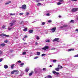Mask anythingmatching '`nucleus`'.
Here are the masks:
<instances>
[{
	"label": "nucleus",
	"instance_id": "f257e3e1",
	"mask_svg": "<svg viewBox=\"0 0 78 78\" xmlns=\"http://www.w3.org/2000/svg\"><path fill=\"white\" fill-rule=\"evenodd\" d=\"M14 25V24L13 23H10L9 24V27H8V30H9V31H11L13 28L12 27H12L13 25Z\"/></svg>",
	"mask_w": 78,
	"mask_h": 78
},
{
	"label": "nucleus",
	"instance_id": "f03ea898",
	"mask_svg": "<svg viewBox=\"0 0 78 78\" xmlns=\"http://www.w3.org/2000/svg\"><path fill=\"white\" fill-rule=\"evenodd\" d=\"M56 27H54L51 29V31H52V33L55 32V31H56Z\"/></svg>",
	"mask_w": 78,
	"mask_h": 78
},
{
	"label": "nucleus",
	"instance_id": "7ed1b4c3",
	"mask_svg": "<svg viewBox=\"0 0 78 78\" xmlns=\"http://www.w3.org/2000/svg\"><path fill=\"white\" fill-rule=\"evenodd\" d=\"M0 36H5V37H9V36L7 35H6L4 34H0Z\"/></svg>",
	"mask_w": 78,
	"mask_h": 78
},
{
	"label": "nucleus",
	"instance_id": "20e7f679",
	"mask_svg": "<svg viewBox=\"0 0 78 78\" xmlns=\"http://www.w3.org/2000/svg\"><path fill=\"white\" fill-rule=\"evenodd\" d=\"M78 9L77 8H75L72 9V12H76L78 11Z\"/></svg>",
	"mask_w": 78,
	"mask_h": 78
},
{
	"label": "nucleus",
	"instance_id": "39448f33",
	"mask_svg": "<svg viewBox=\"0 0 78 78\" xmlns=\"http://www.w3.org/2000/svg\"><path fill=\"white\" fill-rule=\"evenodd\" d=\"M48 48V46H45L42 49V50H47Z\"/></svg>",
	"mask_w": 78,
	"mask_h": 78
},
{
	"label": "nucleus",
	"instance_id": "423d86ee",
	"mask_svg": "<svg viewBox=\"0 0 78 78\" xmlns=\"http://www.w3.org/2000/svg\"><path fill=\"white\" fill-rule=\"evenodd\" d=\"M26 8H27V6L25 4L23 5L22 6V9H25Z\"/></svg>",
	"mask_w": 78,
	"mask_h": 78
},
{
	"label": "nucleus",
	"instance_id": "0eeeda50",
	"mask_svg": "<svg viewBox=\"0 0 78 78\" xmlns=\"http://www.w3.org/2000/svg\"><path fill=\"white\" fill-rule=\"evenodd\" d=\"M15 75H17V74H19V71L17 70H15Z\"/></svg>",
	"mask_w": 78,
	"mask_h": 78
},
{
	"label": "nucleus",
	"instance_id": "6e6552de",
	"mask_svg": "<svg viewBox=\"0 0 78 78\" xmlns=\"http://www.w3.org/2000/svg\"><path fill=\"white\" fill-rule=\"evenodd\" d=\"M59 39L58 38H55L53 40V42H55V41H58V40H59Z\"/></svg>",
	"mask_w": 78,
	"mask_h": 78
},
{
	"label": "nucleus",
	"instance_id": "1a4fd4ad",
	"mask_svg": "<svg viewBox=\"0 0 78 78\" xmlns=\"http://www.w3.org/2000/svg\"><path fill=\"white\" fill-rule=\"evenodd\" d=\"M4 68L5 69H7V68H8V66L6 65H4Z\"/></svg>",
	"mask_w": 78,
	"mask_h": 78
},
{
	"label": "nucleus",
	"instance_id": "9d476101",
	"mask_svg": "<svg viewBox=\"0 0 78 78\" xmlns=\"http://www.w3.org/2000/svg\"><path fill=\"white\" fill-rule=\"evenodd\" d=\"M74 49H69L68 50V51H73Z\"/></svg>",
	"mask_w": 78,
	"mask_h": 78
},
{
	"label": "nucleus",
	"instance_id": "9b49d317",
	"mask_svg": "<svg viewBox=\"0 0 78 78\" xmlns=\"http://www.w3.org/2000/svg\"><path fill=\"white\" fill-rule=\"evenodd\" d=\"M11 3V2L10 1H9L8 2H7L6 3H5V5H8V4H9V3Z\"/></svg>",
	"mask_w": 78,
	"mask_h": 78
},
{
	"label": "nucleus",
	"instance_id": "f8f14e48",
	"mask_svg": "<svg viewBox=\"0 0 78 78\" xmlns=\"http://www.w3.org/2000/svg\"><path fill=\"white\" fill-rule=\"evenodd\" d=\"M59 69H60V68H57L55 69V70L56 71H59Z\"/></svg>",
	"mask_w": 78,
	"mask_h": 78
},
{
	"label": "nucleus",
	"instance_id": "ddd939ff",
	"mask_svg": "<svg viewBox=\"0 0 78 78\" xmlns=\"http://www.w3.org/2000/svg\"><path fill=\"white\" fill-rule=\"evenodd\" d=\"M29 70V68H27L26 69L25 71L26 72H28Z\"/></svg>",
	"mask_w": 78,
	"mask_h": 78
},
{
	"label": "nucleus",
	"instance_id": "4468645a",
	"mask_svg": "<svg viewBox=\"0 0 78 78\" xmlns=\"http://www.w3.org/2000/svg\"><path fill=\"white\" fill-rule=\"evenodd\" d=\"M67 26V25H64L63 26H61L60 27V28H64V27H66Z\"/></svg>",
	"mask_w": 78,
	"mask_h": 78
},
{
	"label": "nucleus",
	"instance_id": "2eb2a0df",
	"mask_svg": "<svg viewBox=\"0 0 78 78\" xmlns=\"http://www.w3.org/2000/svg\"><path fill=\"white\" fill-rule=\"evenodd\" d=\"M36 39L37 40H39V39H40V37H39V36H37L36 37Z\"/></svg>",
	"mask_w": 78,
	"mask_h": 78
},
{
	"label": "nucleus",
	"instance_id": "dca6fc26",
	"mask_svg": "<svg viewBox=\"0 0 78 78\" xmlns=\"http://www.w3.org/2000/svg\"><path fill=\"white\" fill-rule=\"evenodd\" d=\"M6 45L5 44L3 43L2 44H1V46H2V47H3L4 46H5Z\"/></svg>",
	"mask_w": 78,
	"mask_h": 78
},
{
	"label": "nucleus",
	"instance_id": "f3484780",
	"mask_svg": "<svg viewBox=\"0 0 78 78\" xmlns=\"http://www.w3.org/2000/svg\"><path fill=\"white\" fill-rule=\"evenodd\" d=\"M52 78V77H51V76L48 75V76L46 78V77H45V78Z\"/></svg>",
	"mask_w": 78,
	"mask_h": 78
},
{
	"label": "nucleus",
	"instance_id": "a211bd4d",
	"mask_svg": "<svg viewBox=\"0 0 78 78\" xmlns=\"http://www.w3.org/2000/svg\"><path fill=\"white\" fill-rule=\"evenodd\" d=\"M40 54H41V52H37V55L38 56H39V55H40Z\"/></svg>",
	"mask_w": 78,
	"mask_h": 78
},
{
	"label": "nucleus",
	"instance_id": "6ab92c4d",
	"mask_svg": "<svg viewBox=\"0 0 78 78\" xmlns=\"http://www.w3.org/2000/svg\"><path fill=\"white\" fill-rule=\"evenodd\" d=\"M14 64H12V65L11 66V68L12 69H14Z\"/></svg>",
	"mask_w": 78,
	"mask_h": 78
},
{
	"label": "nucleus",
	"instance_id": "aec40b11",
	"mask_svg": "<svg viewBox=\"0 0 78 78\" xmlns=\"http://www.w3.org/2000/svg\"><path fill=\"white\" fill-rule=\"evenodd\" d=\"M33 31V30H30L29 31V32L30 33H32Z\"/></svg>",
	"mask_w": 78,
	"mask_h": 78
},
{
	"label": "nucleus",
	"instance_id": "412c9836",
	"mask_svg": "<svg viewBox=\"0 0 78 78\" xmlns=\"http://www.w3.org/2000/svg\"><path fill=\"white\" fill-rule=\"evenodd\" d=\"M0 55H3V51H0Z\"/></svg>",
	"mask_w": 78,
	"mask_h": 78
},
{
	"label": "nucleus",
	"instance_id": "4be33fe9",
	"mask_svg": "<svg viewBox=\"0 0 78 78\" xmlns=\"http://www.w3.org/2000/svg\"><path fill=\"white\" fill-rule=\"evenodd\" d=\"M58 2H61V3H62V2H64V0H59L58 1Z\"/></svg>",
	"mask_w": 78,
	"mask_h": 78
},
{
	"label": "nucleus",
	"instance_id": "5701e85b",
	"mask_svg": "<svg viewBox=\"0 0 78 78\" xmlns=\"http://www.w3.org/2000/svg\"><path fill=\"white\" fill-rule=\"evenodd\" d=\"M46 42H50V40H46L45 41Z\"/></svg>",
	"mask_w": 78,
	"mask_h": 78
},
{
	"label": "nucleus",
	"instance_id": "b1692460",
	"mask_svg": "<svg viewBox=\"0 0 78 78\" xmlns=\"http://www.w3.org/2000/svg\"><path fill=\"white\" fill-rule=\"evenodd\" d=\"M50 15H51V14H50L49 13H48L46 14V16H50Z\"/></svg>",
	"mask_w": 78,
	"mask_h": 78
},
{
	"label": "nucleus",
	"instance_id": "393cba45",
	"mask_svg": "<svg viewBox=\"0 0 78 78\" xmlns=\"http://www.w3.org/2000/svg\"><path fill=\"white\" fill-rule=\"evenodd\" d=\"M15 70L13 71L12 72H11V74H14V73H15Z\"/></svg>",
	"mask_w": 78,
	"mask_h": 78
},
{
	"label": "nucleus",
	"instance_id": "a878e982",
	"mask_svg": "<svg viewBox=\"0 0 78 78\" xmlns=\"http://www.w3.org/2000/svg\"><path fill=\"white\" fill-rule=\"evenodd\" d=\"M22 65H24V63H21L20 65V67H22L23 66Z\"/></svg>",
	"mask_w": 78,
	"mask_h": 78
},
{
	"label": "nucleus",
	"instance_id": "bb28decb",
	"mask_svg": "<svg viewBox=\"0 0 78 78\" xmlns=\"http://www.w3.org/2000/svg\"><path fill=\"white\" fill-rule=\"evenodd\" d=\"M27 53V52L25 51H24L23 52V55H26V54Z\"/></svg>",
	"mask_w": 78,
	"mask_h": 78
},
{
	"label": "nucleus",
	"instance_id": "cd10ccee",
	"mask_svg": "<svg viewBox=\"0 0 78 78\" xmlns=\"http://www.w3.org/2000/svg\"><path fill=\"white\" fill-rule=\"evenodd\" d=\"M62 3H61V2H58V3H57V5H61V4H62Z\"/></svg>",
	"mask_w": 78,
	"mask_h": 78
},
{
	"label": "nucleus",
	"instance_id": "c85d7f7f",
	"mask_svg": "<svg viewBox=\"0 0 78 78\" xmlns=\"http://www.w3.org/2000/svg\"><path fill=\"white\" fill-rule=\"evenodd\" d=\"M52 21L51 20H50L48 21V22L49 23H51V22Z\"/></svg>",
	"mask_w": 78,
	"mask_h": 78
},
{
	"label": "nucleus",
	"instance_id": "c756f323",
	"mask_svg": "<svg viewBox=\"0 0 78 78\" xmlns=\"http://www.w3.org/2000/svg\"><path fill=\"white\" fill-rule=\"evenodd\" d=\"M40 5H41V3H39L37 4V5L38 6H40Z\"/></svg>",
	"mask_w": 78,
	"mask_h": 78
},
{
	"label": "nucleus",
	"instance_id": "7c9ffc66",
	"mask_svg": "<svg viewBox=\"0 0 78 78\" xmlns=\"http://www.w3.org/2000/svg\"><path fill=\"white\" fill-rule=\"evenodd\" d=\"M10 16H14V15H15V13H10Z\"/></svg>",
	"mask_w": 78,
	"mask_h": 78
},
{
	"label": "nucleus",
	"instance_id": "2f4dec72",
	"mask_svg": "<svg viewBox=\"0 0 78 78\" xmlns=\"http://www.w3.org/2000/svg\"><path fill=\"white\" fill-rule=\"evenodd\" d=\"M27 28H25L23 30V31H27Z\"/></svg>",
	"mask_w": 78,
	"mask_h": 78
},
{
	"label": "nucleus",
	"instance_id": "473e14b6",
	"mask_svg": "<svg viewBox=\"0 0 78 78\" xmlns=\"http://www.w3.org/2000/svg\"><path fill=\"white\" fill-rule=\"evenodd\" d=\"M23 13H19L20 16H22V15H23Z\"/></svg>",
	"mask_w": 78,
	"mask_h": 78
},
{
	"label": "nucleus",
	"instance_id": "72a5a7b5",
	"mask_svg": "<svg viewBox=\"0 0 78 78\" xmlns=\"http://www.w3.org/2000/svg\"><path fill=\"white\" fill-rule=\"evenodd\" d=\"M74 58H75V57H78V54L77 55H76L74 56Z\"/></svg>",
	"mask_w": 78,
	"mask_h": 78
},
{
	"label": "nucleus",
	"instance_id": "f704fd0d",
	"mask_svg": "<svg viewBox=\"0 0 78 78\" xmlns=\"http://www.w3.org/2000/svg\"><path fill=\"white\" fill-rule=\"evenodd\" d=\"M3 59V58H0V62H2Z\"/></svg>",
	"mask_w": 78,
	"mask_h": 78
},
{
	"label": "nucleus",
	"instance_id": "c9c22d12",
	"mask_svg": "<svg viewBox=\"0 0 78 78\" xmlns=\"http://www.w3.org/2000/svg\"><path fill=\"white\" fill-rule=\"evenodd\" d=\"M32 74H33V73H29V76H31V75H32Z\"/></svg>",
	"mask_w": 78,
	"mask_h": 78
},
{
	"label": "nucleus",
	"instance_id": "e433bc0d",
	"mask_svg": "<svg viewBox=\"0 0 78 78\" xmlns=\"http://www.w3.org/2000/svg\"><path fill=\"white\" fill-rule=\"evenodd\" d=\"M27 37H28V36H27V35H25L24 37V38H27Z\"/></svg>",
	"mask_w": 78,
	"mask_h": 78
},
{
	"label": "nucleus",
	"instance_id": "4c0bfd02",
	"mask_svg": "<svg viewBox=\"0 0 78 78\" xmlns=\"http://www.w3.org/2000/svg\"><path fill=\"white\" fill-rule=\"evenodd\" d=\"M39 58V57H37V56L35 57L34 58V59H37V58Z\"/></svg>",
	"mask_w": 78,
	"mask_h": 78
},
{
	"label": "nucleus",
	"instance_id": "58836bf2",
	"mask_svg": "<svg viewBox=\"0 0 78 78\" xmlns=\"http://www.w3.org/2000/svg\"><path fill=\"white\" fill-rule=\"evenodd\" d=\"M53 73H54V74H55V73H56V71H53Z\"/></svg>",
	"mask_w": 78,
	"mask_h": 78
},
{
	"label": "nucleus",
	"instance_id": "ea45409f",
	"mask_svg": "<svg viewBox=\"0 0 78 78\" xmlns=\"http://www.w3.org/2000/svg\"><path fill=\"white\" fill-rule=\"evenodd\" d=\"M4 42H5V43H7V42H8V40H6L4 41Z\"/></svg>",
	"mask_w": 78,
	"mask_h": 78
},
{
	"label": "nucleus",
	"instance_id": "a19ab883",
	"mask_svg": "<svg viewBox=\"0 0 78 78\" xmlns=\"http://www.w3.org/2000/svg\"><path fill=\"white\" fill-rule=\"evenodd\" d=\"M45 54H43L42 55V56H45Z\"/></svg>",
	"mask_w": 78,
	"mask_h": 78
},
{
	"label": "nucleus",
	"instance_id": "79ce46f5",
	"mask_svg": "<svg viewBox=\"0 0 78 78\" xmlns=\"http://www.w3.org/2000/svg\"><path fill=\"white\" fill-rule=\"evenodd\" d=\"M70 22L71 23H73V20H71Z\"/></svg>",
	"mask_w": 78,
	"mask_h": 78
},
{
	"label": "nucleus",
	"instance_id": "37998d69",
	"mask_svg": "<svg viewBox=\"0 0 78 78\" xmlns=\"http://www.w3.org/2000/svg\"><path fill=\"white\" fill-rule=\"evenodd\" d=\"M53 62H56V60H53Z\"/></svg>",
	"mask_w": 78,
	"mask_h": 78
},
{
	"label": "nucleus",
	"instance_id": "c03bdc74",
	"mask_svg": "<svg viewBox=\"0 0 78 78\" xmlns=\"http://www.w3.org/2000/svg\"><path fill=\"white\" fill-rule=\"evenodd\" d=\"M71 0L73 2H76V1H77V0Z\"/></svg>",
	"mask_w": 78,
	"mask_h": 78
},
{
	"label": "nucleus",
	"instance_id": "a18cd8bd",
	"mask_svg": "<svg viewBox=\"0 0 78 78\" xmlns=\"http://www.w3.org/2000/svg\"><path fill=\"white\" fill-rule=\"evenodd\" d=\"M45 22H43L42 23V25H44L45 24Z\"/></svg>",
	"mask_w": 78,
	"mask_h": 78
},
{
	"label": "nucleus",
	"instance_id": "49530a36",
	"mask_svg": "<svg viewBox=\"0 0 78 78\" xmlns=\"http://www.w3.org/2000/svg\"><path fill=\"white\" fill-rule=\"evenodd\" d=\"M36 0V2H39L40 1L39 0Z\"/></svg>",
	"mask_w": 78,
	"mask_h": 78
},
{
	"label": "nucleus",
	"instance_id": "de8ad7c7",
	"mask_svg": "<svg viewBox=\"0 0 78 78\" xmlns=\"http://www.w3.org/2000/svg\"><path fill=\"white\" fill-rule=\"evenodd\" d=\"M5 26L4 25L3 26H2V28H3L4 29L5 28Z\"/></svg>",
	"mask_w": 78,
	"mask_h": 78
},
{
	"label": "nucleus",
	"instance_id": "09e8293b",
	"mask_svg": "<svg viewBox=\"0 0 78 78\" xmlns=\"http://www.w3.org/2000/svg\"><path fill=\"white\" fill-rule=\"evenodd\" d=\"M56 49L55 48H52L51 49V50H55Z\"/></svg>",
	"mask_w": 78,
	"mask_h": 78
},
{
	"label": "nucleus",
	"instance_id": "8fccbe9b",
	"mask_svg": "<svg viewBox=\"0 0 78 78\" xmlns=\"http://www.w3.org/2000/svg\"><path fill=\"white\" fill-rule=\"evenodd\" d=\"M46 68H44L43 69V70H45Z\"/></svg>",
	"mask_w": 78,
	"mask_h": 78
},
{
	"label": "nucleus",
	"instance_id": "3c124183",
	"mask_svg": "<svg viewBox=\"0 0 78 78\" xmlns=\"http://www.w3.org/2000/svg\"><path fill=\"white\" fill-rule=\"evenodd\" d=\"M21 62V61L19 60L18 62H19V63L21 62Z\"/></svg>",
	"mask_w": 78,
	"mask_h": 78
},
{
	"label": "nucleus",
	"instance_id": "603ef678",
	"mask_svg": "<svg viewBox=\"0 0 78 78\" xmlns=\"http://www.w3.org/2000/svg\"><path fill=\"white\" fill-rule=\"evenodd\" d=\"M28 14H29V13L28 12H27L26 16L28 15Z\"/></svg>",
	"mask_w": 78,
	"mask_h": 78
},
{
	"label": "nucleus",
	"instance_id": "864d4df0",
	"mask_svg": "<svg viewBox=\"0 0 78 78\" xmlns=\"http://www.w3.org/2000/svg\"><path fill=\"white\" fill-rule=\"evenodd\" d=\"M12 22H13V23H14V22H16V20H13L12 21Z\"/></svg>",
	"mask_w": 78,
	"mask_h": 78
},
{
	"label": "nucleus",
	"instance_id": "5fc2aeb1",
	"mask_svg": "<svg viewBox=\"0 0 78 78\" xmlns=\"http://www.w3.org/2000/svg\"><path fill=\"white\" fill-rule=\"evenodd\" d=\"M11 52V51H8L7 52V53H10Z\"/></svg>",
	"mask_w": 78,
	"mask_h": 78
},
{
	"label": "nucleus",
	"instance_id": "6e6d98bb",
	"mask_svg": "<svg viewBox=\"0 0 78 78\" xmlns=\"http://www.w3.org/2000/svg\"><path fill=\"white\" fill-rule=\"evenodd\" d=\"M56 75H59V73H56Z\"/></svg>",
	"mask_w": 78,
	"mask_h": 78
},
{
	"label": "nucleus",
	"instance_id": "4d7b16f0",
	"mask_svg": "<svg viewBox=\"0 0 78 78\" xmlns=\"http://www.w3.org/2000/svg\"><path fill=\"white\" fill-rule=\"evenodd\" d=\"M35 44L37 45V44H38L37 43V42H36Z\"/></svg>",
	"mask_w": 78,
	"mask_h": 78
},
{
	"label": "nucleus",
	"instance_id": "13d9d810",
	"mask_svg": "<svg viewBox=\"0 0 78 78\" xmlns=\"http://www.w3.org/2000/svg\"><path fill=\"white\" fill-rule=\"evenodd\" d=\"M23 40L24 41H25V40L24 38H23Z\"/></svg>",
	"mask_w": 78,
	"mask_h": 78
},
{
	"label": "nucleus",
	"instance_id": "bf43d9fd",
	"mask_svg": "<svg viewBox=\"0 0 78 78\" xmlns=\"http://www.w3.org/2000/svg\"><path fill=\"white\" fill-rule=\"evenodd\" d=\"M75 31H78V29H76Z\"/></svg>",
	"mask_w": 78,
	"mask_h": 78
},
{
	"label": "nucleus",
	"instance_id": "052dcab7",
	"mask_svg": "<svg viewBox=\"0 0 78 78\" xmlns=\"http://www.w3.org/2000/svg\"><path fill=\"white\" fill-rule=\"evenodd\" d=\"M20 76H22V75L21 74V75H20Z\"/></svg>",
	"mask_w": 78,
	"mask_h": 78
},
{
	"label": "nucleus",
	"instance_id": "680f3d73",
	"mask_svg": "<svg viewBox=\"0 0 78 78\" xmlns=\"http://www.w3.org/2000/svg\"><path fill=\"white\" fill-rule=\"evenodd\" d=\"M62 66H60V69H62Z\"/></svg>",
	"mask_w": 78,
	"mask_h": 78
},
{
	"label": "nucleus",
	"instance_id": "e2e57ef3",
	"mask_svg": "<svg viewBox=\"0 0 78 78\" xmlns=\"http://www.w3.org/2000/svg\"><path fill=\"white\" fill-rule=\"evenodd\" d=\"M49 67H52V66L51 65H50Z\"/></svg>",
	"mask_w": 78,
	"mask_h": 78
},
{
	"label": "nucleus",
	"instance_id": "0e129e2a",
	"mask_svg": "<svg viewBox=\"0 0 78 78\" xmlns=\"http://www.w3.org/2000/svg\"><path fill=\"white\" fill-rule=\"evenodd\" d=\"M58 17H59V18L61 17V16H58Z\"/></svg>",
	"mask_w": 78,
	"mask_h": 78
},
{
	"label": "nucleus",
	"instance_id": "69168bd1",
	"mask_svg": "<svg viewBox=\"0 0 78 78\" xmlns=\"http://www.w3.org/2000/svg\"><path fill=\"white\" fill-rule=\"evenodd\" d=\"M23 44H27V43H23Z\"/></svg>",
	"mask_w": 78,
	"mask_h": 78
},
{
	"label": "nucleus",
	"instance_id": "338daca9",
	"mask_svg": "<svg viewBox=\"0 0 78 78\" xmlns=\"http://www.w3.org/2000/svg\"><path fill=\"white\" fill-rule=\"evenodd\" d=\"M58 67H59V66H60V65H58Z\"/></svg>",
	"mask_w": 78,
	"mask_h": 78
},
{
	"label": "nucleus",
	"instance_id": "774afa93",
	"mask_svg": "<svg viewBox=\"0 0 78 78\" xmlns=\"http://www.w3.org/2000/svg\"><path fill=\"white\" fill-rule=\"evenodd\" d=\"M14 78H16V76H15L14 77Z\"/></svg>",
	"mask_w": 78,
	"mask_h": 78
}]
</instances>
